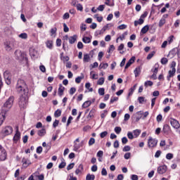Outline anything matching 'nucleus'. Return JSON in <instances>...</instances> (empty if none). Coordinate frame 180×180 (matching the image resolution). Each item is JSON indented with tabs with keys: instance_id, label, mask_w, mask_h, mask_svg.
<instances>
[{
	"instance_id": "6",
	"label": "nucleus",
	"mask_w": 180,
	"mask_h": 180,
	"mask_svg": "<svg viewBox=\"0 0 180 180\" xmlns=\"http://www.w3.org/2000/svg\"><path fill=\"white\" fill-rule=\"evenodd\" d=\"M13 131V129L11 126L5 127L2 131V134H4V136H9V134H12V132Z\"/></svg>"
},
{
	"instance_id": "41",
	"label": "nucleus",
	"mask_w": 180,
	"mask_h": 180,
	"mask_svg": "<svg viewBox=\"0 0 180 180\" xmlns=\"http://www.w3.org/2000/svg\"><path fill=\"white\" fill-rule=\"evenodd\" d=\"M76 8L77 11H80V12H82V11H84V7H82V4H77L76 5Z\"/></svg>"
},
{
	"instance_id": "63",
	"label": "nucleus",
	"mask_w": 180,
	"mask_h": 180,
	"mask_svg": "<svg viewBox=\"0 0 180 180\" xmlns=\"http://www.w3.org/2000/svg\"><path fill=\"white\" fill-rule=\"evenodd\" d=\"M59 123H60V121L58 120H56L54 121V122L53 123V127H54V128L57 127V126H58Z\"/></svg>"
},
{
	"instance_id": "8",
	"label": "nucleus",
	"mask_w": 180,
	"mask_h": 180,
	"mask_svg": "<svg viewBox=\"0 0 180 180\" xmlns=\"http://www.w3.org/2000/svg\"><path fill=\"white\" fill-rule=\"evenodd\" d=\"M4 77L6 81V84H7V85H11V79L12 77L11 76V73L9 72V71L6 70L4 72Z\"/></svg>"
},
{
	"instance_id": "32",
	"label": "nucleus",
	"mask_w": 180,
	"mask_h": 180,
	"mask_svg": "<svg viewBox=\"0 0 180 180\" xmlns=\"http://www.w3.org/2000/svg\"><path fill=\"white\" fill-rule=\"evenodd\" d=\"M82 41L85 44H89L91 43V38H89V37H84L82 38Z\"/></svg>"
},
{
	"instance_id": "16",
	"label": "nucleus",
	"mask_w": 180,
	"mask_h": 180,
	"mask_svg": "<svg viewBox=\"0 0 180 180\" xmlns=\"http://www.w3.org/2000/svg\"><path fill=\"white\" fill-rule=\"evenodd\" d=\"M65 90V87L63 86V84H59L58 88V95L59 96H63L64 95V91Z\"/></svg>"
},
{
	"instance_id": "45",
	"label": "nucleus",
	"mask_w": 180,
	"mask_h": 180,
	"mask_svg": "<svg viewBox=\"0 0 180 180\" xmlns=\"http://www.w3.org/2000/svg\"><path fill=\"white\" fill-rule=\"evenodd\" d=\"M155 54V51H152L150 53H149L147 56V60H151L153 57H154V55Z\"/></svg>"
},
{
	"instance_id": "13",
	"label": "nucleus",
	"mask_w": 180,
	"mask_h": 180,
	"mask_svg": "<svg viewBox=\"0 0 180 180\" xmlns=\"http://www.w3.org/2000/svg\"><path fill=\"white\" fill-rule=\"evenodd\" d=\"M8 116V114H6L4 112H1L0 113V126H2V123H4V121L5 120V118Z\"/></svg>"
},
{
	"instance_id": "59",
	"label": "nucleus",
	"mask_w": 180,
	"mask_h": 180,
	"mask_svg": "<svg viewBox=\"0 0 180 180\" xmlns=\"http://www.w3.org/2000/svg\"><path fill=\"white\" fill-rule=\"evenodd\" d=\"M130 157H131V153H127L124 155V158L125 160H129V158H130Z\"/></svg>"
},
{
	"instance_id": "27",
	"label": "nucleus",
	"mask_w": 180,
	"mask_h": 180,
	"mask_svg": "<svg viewBox=\"0 0 180 180\" xmlns=\"http://www.w3.org/2000/svg\"><path fill=\"white\" fill-rule=\"evenodd\" d=\"M168 56H171V58H174V56H176V49H173L172 51H170L169 52V54H168Z\"/></svg>"
},
{
	"instance_id": "3",
	"label": "nucleus",
	"mask_w": 180,
	"mask_h": 180,
	"mask_svg": "<svg viewBox=\"0 0 180 180\" xmlns=\"http://www.w3.org/2000/svg\"><path fill=\"white\" fill-rule=\"evenodd\" d=\"M18 104L20 108H25L27 105V95L20 94L19 98Z\"/></svg>"
},
{
	"instance_id": "42",
	"label": "nucleus",
	"mask_w": 180,
	"mask_h": 180,
	"mask_svg": "<svg viewBox=\"0 0 180 180\" xmlns=\"http://www.w3.org/2000/svg\"><path fill=\"white\" fill-rule=\"evenodd\" d=\"M104 83H105V78L103 77H101L97 82L98 85H103Z\"/></svg>"
},
{
	"instance_id": "4",
	"label": "nucleus",
	"mask_w": 180,
	"mask_h": 180,
	"mask_svg": "<svg viewBox=\"0 0 180 180\" xmlns=\"http://www.w3.org/2000/svg\"><path fill=\"white\" fill-rule=\"evenodd\" d=\"M14 54L15 56L16 60H25V61H27V57H26V54L22 53L21 51L15 50Z\"/></svg>"
},
{
	"instance_id": "62",
	"label": "nucleus",
	"mask_w": 180,
	"mask_h": 180,
	"mask_svg": "<svg viewBox=\"0 0 180 180\" xmlns=\"http://www.w3.org/2000/svg\"><path fill=\"white\" fill-rule=\"evenodd\" d=\"M129 141V140L127 139V138L126 136H124L122 139V144H127V142Z\"/></svg>"
},
{
	"instance_id": "14",
	"label": "nucleus",
	"mask_w": 180,
	"mask_h": 180,
	"mask_svg": "<svg viewBox=\"0 0 180 180\" xmlns=\"http://www.w3.org/2000/svg\"><path fill=\"white\" fill-rule=\"evenodd\" d=\"M134 74L136 78H137V77H139V75H140V74H141V66H139V67L136 68V69L134 70Z\"/></svg>"
},
{
	"instance_id": "28",
	"label": "nucleus",
	"mask_w": 180,
	"mask_h": 180,
	"mask_svg": "<svg viewBox=\"0 0 180 180\" xmlns=\"http://www.w3.org/2000/svg\"><path fill=\"white\" fill-rule=\"evenodd\" d=\"M91 105H92V101H85L83 105H82V108H84V109H86V108H89V106H91Z\"/></svg>"
},
{
	"instance_id": "11",
	"label": "nucleus",
	"mask_w": 180,
	"mask_h": 180,
	"mask_svg": "<svg viewBox=\"0 0 180 180\" xmlns=\"http://www.w3.org/2000/svg\"><path fill=\"white\" fill-rule=\"evenodd\" d=\"M167 165H162L158 167V173L160 175H162V174H165L167 172Z\"/></svg>"
},
{
	"instance_id": "57",
	"label": "nucleus",
	"mask_w": 180,
	"mask_h": 180,
	"mask_svg": "<svg viewBox=\"0 0 180 180\" xmlns=\"http://www.w3.org/2000/svg\"><path fill=\"white\" fill-rule=\"evenodd\" d=\"M95 144V139L94 138H91L89 141V146H94Z\"/></svg>"
},
{
	"instance_id": "60",
	"label": "nucleus",
	"mask_w": 180,
	"mask_h": 180,
	"mask_svg": "<svg viewBox=\"0 0 180 180\" xmlns=\"http://www.w3.org/2000/svg\"><path fill=\"white\" fill-rule=\"evenodd\" d=\"M153 74H158V65H155V69L153 70Z\"/></svg>"
},
{
	"instance_id": "20",
	"label": "nucleus",
	"mask_w": 180,
	"mask_h": 180,
	"mask_svg": "<svg viewBox=\"0 0 180 180\" xmlns=\"http://www.w3.org/2000/svg\"><path fill=\"white\" fill-rule=\"evenodd\" d=\"M77 37H78L77 35H73L72 37H69V43H70V44H74L77 41Z\"/></svg>"
},
{
	"instance_id": "49",
	"label": "nucleus",
	"mask_w": 180,
	"mask_h": 180,
	"mask_svg": "<svg viewBox=\"0 0 180 180\" xmlns=\"http://www.w3.org/2000/svg\"><path fill=\"white\" fill-rule=\"evenodd\" d=\"M114 130L117 134H120V132L122 131V128L120 127H116Z\"/></svg>"
},
{
	"instance_id": "64",
	"label": "nucleus",
	"mask_w": 180,
	"mask_h": 180,
	"mask_svg": "<svg viewBox=\"0 0 180 180\" xmlns=\"http://www.w3.org/2000/svg\"><path fill=\"white\" fill-rule=\"evenodd\" d=\"M138 101L139 103H143V102H144L145 101V98L143 96H140L138 98Z\"/></svg>"
},
{
	"instance_id": "21",
	"label": "nucleus",
	"mask_w": 180,
	"mask_h": 180,
	"mask_svg": "<svg viewBox=\"0 0 180 180\" xmlns=\"http://www.w3.org/2000/svg\"><path fill=\"white\" fill-rule=\"evenodd\" d=\"M95 113H96V110H95V108L91 109L88 115V119L94 118Z\"/></svg>"
},
{
	"instance_id": "17",
	"label": "nucleus",
	"mask_w": 180,
	"mask_h": 180,
	"mask_svg": "<svg viewBox=\"0 0 180 180\" xmlns=\"http://www.w3.org/2000/svg\"><path fill=\"white\" fill-rule=\"evenodd\" d=\"M163 133H165V134H168V133H169L170 130H171V127H169V125L168 124H165L163 126Z\"/></svg>"
},
{
	"instance_id": "55",
	"label": "nucleus",
	"mask_w": 180,
	"mask_h": 180,
	"mask_svg": "<svg viewBox=\"0 0 180 180\" xmlns=\"http://www.w3.org/2000/svg\"><path fill=\"white\" fill-rule=\"evenodd\" d=\"M75 92H77V89L72 87L70 89V95H74Z\"/></svg>"
},
{
	"instance_id": "58",
	"label": "nucleus",
	"mask_w": 180,
	"mask_h": 180,
	"mask_svg": "<svg viewBox=\"0 0 180 180\" xmlns=\"http://www.w3.org/2000/svg\"><path fill=\"white\" fill-rule=\"evenodd\" d=\"M105 9V5H100L97 8V11H100V12H103V10Z\"/></svg>"
},
{
	"instance_id": "12",
	"label": "nucleus",
	"mask_w": 180,
	"mask_h": 180,
	"mask_svg": "<svg viewBox=\"0 0 180 180\" xmlns=\"http://www.w3.org/2000/svg\"><path fill=\"white\" fill-rule=\"evenodd\" d=\"M134 61H136V57L135 56H132L127 63L126 65H125V70H127V68H129V67H130V65H131V64H133L134 63Z\"/></svg>"
},
{
	"instance_id": "38",
	"label": "nucleus",
	"mask_w": 180,
	"mask_h": 180,
	"mask_svg": "<svg viewBox=\"0 0 180 180\" xmlns=\"http://www.w3.org/2000/svg\"><path fill=\"white\" fill-rule=\"evenodd\" d=\"M54 116L56 117H60V116H61V110L58 109L56 111H55Z\"/></svg>"
},
{
	"instance_id": "40",
	"label": "nucleus",
	"mask_w": 180,
	"mask_h": 180,
	"mask_svg": "<svg viewBox=\"0 0 180 180\" xmlns=\"http://www.w3.org/2000/svg\"><path fill=\"white\" fill-rule=\"evenodd\" d=\"M85 88L89 89V92H92V91H94V89L91 88V83H86Z\"/></svg>"
},
{
	"instance_id": "56",
	"label": "nucleus",
	"mask_w": 180,
	"mask_h": 180,
	"mask_svg": "<svg viewBox=\"0 0 180 180\" xmlns=\"http://www.w3.org/2000/svg\"><path fill=\"white\" fill-rule=\"evenodd\" d=\"M79 144L77 143V142H74V150H75V151H77V150H79Z\"/></svg>"
},
{
	"instance_id": "47",
	"label": "nucleus",
	"mask_w": 180,
	"mask_h": 180,
	"mask_svg": "<svg viewBox=\"0 0 180 180\" xmlns=\"http://www.w3.org/2000/svg\"><path fill=\"white\" fill-rule=\"evenodd\" d=\"M117 101H119L118 97H111L110 103H114L115 102H117Z\"/></svg>"
},
{
	"instance_id": "35",
	"label": "nucleus",
	"mask_w": 180,
	"mask_h": 180,
	"mask_svg": "<svg viewBox=\"0 0 180 180\" xmlns=\"http://www.w3.org/2000/svg\"><path fill=\"white\" fill-rule=\"evenodd\" d=\"M136 115H138L139 117L136 116L135 117V122H139L140 119H141V112L139 111L136 112Z\"/></svg>"
},
{
	"instance_id": "46",
	"label": "nucleus",
	"mask_w": 180,
	"mask_h": 180,
	"mask_svg": "<svg viewBox=\"0 0 180 180\" xmlns=\"http://www.w3.org/2000/svg\"><path fill=\"white\" fill-rule=\"evenodd\" d=\"M18 37H20V39H27V34L21 33L20 34L18 35Z\"/></svg>"
},
{
	"instance_id": "39",
	"label": "nucleus",
	"mask_w": 180,
	"mask_h": 180,
	"mask_svg": "<svg viewBox=\"0 0 180 180\" xmlns=\"http://www.w3.org/2000/svg\"><path fill=\"white\" fill-rule=\"evenodd\" d=\"M144 85L147 88L148 86H153V82L148 80V81L145 82Z\"/></svg>"
},
{
	"instance_id": "51",
	"label": "nucleus",
	"mask_w": 180,
	"mask_h": 180,
	"mask_svg": "<svg viewBox=\"0 0 180 180\" xmlns=\"http://www.w3.org/2000/svg\"><path fill=\"white\" fill-rule=\"evenodd\" d=\"M66 165H67V163H65V162H62L58 165V168H59L60 169H63V168H65Z\"/></svg>"
},
{
	"instance_id": "36",
	"label": "nucleus",
	"mask_w": 180,
	"mask_h": 180,
	"mask_svg": "<svg viewBox=\"0 0 180 180\" xmlns=\"http://www.w3.org/2000/svg\"><path fill=\"white\" fill-rule=\"evenodd\" d=\"M175 72H176V69L173 68L172 70L169 71V77H174V75H175Z\"/></svg>"
},
{
	"instance_id": "48",
	"label": "nucleus",
	"mask_w": 180,
	"mask_h": 180,
	"mask_svg": "<svg viewBox=\"0 0 180 180\" xmlns=\"http://www.w3.org/2000/svg\"><path fill=\"white\" fill-rule=\"evenodd\" d=\"M163 25H165V19L162 18L159 22V27H162Z\"/></svg>"
},
{
	"instance_id": "25",
	"label": "nucleus",
	"mask_w": 180,
	"mask_h": 180,
	"mask_svg": "<svg viewBox=\"0 0 180 180\" xmlns=\"http://www.w3.org/2000/svg\"><path fill=\"white\" fill-rule=\"evenodd\" d=\"M144 23V20L141 18V17L139 19V20L134 21V26H139V25H143Z\"/></svg>"
},
{
	"instance_id": "44",
	"label": "nucleus",
	"mask_w": 180,
	"mask_h": 180,
	"mask_svg": "<svg viewBox=\"0 0 180 180\" xmlns=\"http://www.w3.org/2000/svg\"><path fill=\"white\" fill-rule=\"evenodd\" d=\"M98 94L99 95H101V96H103V95H105V89L104 88L98 89Z\"/></svg>"
},
{
	"instance_id": "5",
	"label": "nucleus",
	"mask_w": 180,
	"mask_h": 180,
	"mask_svg": "<svg viewBox=\"0 0 180 180\" xmlns=\"http://www.w3.org/2000/svg\"><path fill=\"white\" fill-rule=\"evenodd\" d=\"M13 47H15L13 41H7L4 42V49L6 51H12V50H13Z\"/></svg>"
},
{
	"instance_id": "22",
	"label": "nucleus",
	"mask_w": 180,
	"mask_h": 180,
	"mask_svg": "<svg viewBox=\"0 0 180 180\" xmlns=\"http://www.w3.org/2000/svg\"><path fill=\"white\" fill-rule=\"evenodd\" d=\"M39 172H36L33 175L34 176H36V178H38L39 180H44V174L39 175Z\"/></svg>"
},
{
	"instance_id": "29",
	"label": "nucleus",
	"mask_w": 180,
	"mask_h": 180,
	"mask_svg": "<svg viewBox=\"0 0 180 180\" xmlns=\"http://www.w3.org/2000/svg\"><path fill=\"white\" fill-rule=\"evenodd\" d=\"M90 57L89 54L86 53L84 55L83 61L84 63H89Z\"/></svg>"
},
{
	"instance_id": "50",
	"label": "nucleus",
	"mask_w": 180,
	"mask_h": 180,
	"mask_svg": "<svg viewBox=\"0 0 180 180\" xmlns=\"http://www.w3.org/2000/svg\"><path fill=\"white\" fill-rule=\"evenodd\" d=\"M106 136H108V131H104L100 134V137L101 139H105V137H106Z\"/></svg>"
},
{
	"instance_id": "1",
	"label": "nucleus",
	"mask_w": 180,
	"mask_h": 180,
	"mask_svg": "<svg viewBox=\"0 0 180 180\" xmlns=\"http://www.w3.org/2000/svg\"><path fill=\"white\" fill-rule=\"evenodd\" d=\"M15 90L20 95H27L29 94V87L26 82L22 79H19L15 86Z\"/></svg>"
},
{
	"instance_id": "18",
	"label": "nucleus",
	"mask_w": 180,
	"mask_h": 180,
	"mask_svg": "<svg viewBox=\"0 0 180 180\" xmlns=\"http://www.w3.org/2000/svg\"><path fill=\"white\" fill-rule=\"evenodd\" d=\"M84 171V165L82 164H80L78 167V168L75 170L76 175H78L79 174H82Z\"/></svg>"
},
{
	"instance_id": "52",
	"label": "nucleus",
	"mask_w": 180,
	"mask_h": 180,
	"mask_svg": "<svg viewBox=\"0 0 180 180\" xmlns=\"http://www.w3.org/2000/svg\"><path fill=\"white\" fill-rule=\"evenodd\" d=\"M63 32H65V33H68V32H70V28H68L67 24L65 23L63 24Z\"/></svg>"
},
{
	"instance_id": "34",
	"label": "nucleus",
	"mask_w": 180,
	"mask_h": 180,
	"mask_svg": "<svg viewBox=\"0 0 180 180\" xmlns=\"http://www.w3.org/2000/svg\"><path fill=\"white\" fill-rule=\"evenodd\" d=\"M86 180H95V176L94 174H88L86 176Z\"/></svg>"
},
{
	"instance_id": "24",
	"label": "nucleus",
	"mask_w": 180,
	"mask_h": 180,
	"mask_svg": "<svg viewBox=\"0 0 180 180\" xmlns=\"http://www.w3.org/2000/svg\"><path fill=\"white\" fill-rule=\"evenodd\" d=\"M37 134L40 137H43V136H46V129H42L39 130L37 131Z\"/></svg>"
},
{
	"instance_id": "33",
	"label": "nucleus",
	"mask_w": 180,
	"mask_h": 180,
	"mask_svg": "<svg viewBox=\"0 0 180 180\" xmlns=\"http://www.w3.org/2000/svg\"><path fill=\"white\" fill-rule=\"evenodd\" d=\"M136 86H137L136 84L134 85L133 87H131L130 89H129V92L128 94V96H131V95H133V92H134V90L136 89Z\"/></svg>"
},
{
	"instance_id": "7",
	"label": "nucleus",
	"mask_w": 180,
	"mask_h": 180,
	"mask_svg": "<svg viewBox=\"0 0 180 180\" xmlns=\"http://www.w3.org/2000/svg\"><path fill=\"white\" fill-rule=\"evenodd\" d=\"M6 150L0 145V161H5L6 160Z\"/></svg>"
},
{
	"instance_id": "10",
	"label": "nucleus",
	"mask_w": 180,
	"mask_h": 180,
	"mask_svg": "<svg viewBox=\"0 0 180 180\" xmlns=\"http://www.w3.org/2000/svg\"><path fill=\"white\" fill-rule=\"evenodd\" d=\"M170 124L174 129H179V122L174 118H170Z\"/></svg>"
},
{
	"instance_id": "26",
	"label": "nucleus",
	"mask_w": 180,
	"mask_h": 180,
	"mask_svg": "<svg viewBox=\"0 0 180 180\" xmlns=\"http://www.w3.org/2000/svg\"><path fill=\"white\" fill-rule=\"evenodd\" d=\"M150 30V27L148 25H145L141 30V33H142L143 34H146V33H147V32H148V30Z\"/></svg>"
},
{
	"instance_id": "61",
	"label": "nucleus",
	"mask_w": 180,
	"mask_h": 180,
	"mask_svg": "<svg viewBox=\"0 0 180 180\" xmlns=\"http://www.w3.org/2000/svg\"><path fill=\"white\" fill-rule=\"evenodd\" d=\"M30 56H32V57H35V56H36V53L34 52V49H30Z\"/></svg>"
},
{
	"instance_id": "19",
	"label": "nucleus",
	"mask_w": 180,
	"mask_h": 180,
	"mask_svg": "<svg viewBox=\"0 0 180 180\" xmlns=\"http://www.w3.org/2000/svg\"><path fill=\"white\" fill-rule=\"evenodd\" d=\"M47 49H49V50H53V41L52 40H47L45 43Z\"/></svg>"
},
{
	"instance_id": "53",
	"label": "nucleus",
	"mask_w": 180,
	"mask_h": 180,
	"mask_svg": "<svg viewBox=\"0 0 180 180\" xmlns=\"http://www.w3.org/2000/svg\"><path fill=\"white\" fill-rule=\"evenodd\" d=\"M130 150H131V148L129 146H126L123 148L122 151L126 153L127 151H130Z\"/></svg>"
},
{
	"instance_id": "9",
	"label": "nucleus",
	"mask_w": 180,
	"mask_h": 180,
	"mask_svg": "<svg viewBox=\"0 0 180 180\" xmlns=\"http://www.w3.org/2000/svg\"><path fill=\"white\" fill-rule=\"evenodd\" d=\"M158 143V140L150 137L148 141V147H151V148L155 147Z\"/></svg>"
},
{
	"instance_id": "31",
	"label": "nucleus",
	"mask_w": 180,
	"mask_h": 180,
	"mask_svg": "<svg viewBox=\"0 0 180 180\" xmlns=\"http://www.w3.org/2000/svg\"><path fill=\"white\" fill-rule=\"evenodd\" d=\"M108 67H109V64L108 63H101L99 65L100 70H106Z\"/></svg>"
},
{
	"instance_id": "37",
	"label": "nucleus",
	"mask_w": 180,
	"mask_h": 180,
	"mask_svg": "<svg viewBox=\"0 0 180 180\" xmlns=\"http://www.w3.org/2000/svg\"><path fill=\"white\" fill-rule=\"evenodd\" d=\"M98 16H99V15L96 14L94 15V18H95V19H96L97 22H102L103 20V17H102V16L98 17Z\"/></svg>"
},
{
	"instance_id": "23",
	"label": "nucleus",
	"mask_w": 180,
	"mask_h": 180,
	"mask_svg": "<svg viewBox=\"0 0 180 180\" xmlns=\"http://www.w3.org/2000/svg\"><path fill=\"white\" fill-rule=\"evenodd\" d=\"M20 139V132H19V129H17L16 134H15L13 137L14 141H18Z\"/></svg>"
},
{
	"instance_id": "15",
	"label": "nucleus",
	"mask_w": 180,
	"mask_h": 180,
	"mask_svg": "<svg viewBox=\"0 0 180 180\" xmlns=\"http://www.w3.org/2000/svg\"><path fill=\"white\" fill-rule=\"evenodd\" d=\"M22 165H23L24 168H27L29 167V165H30V164H32L30 162V160L25 159V158H23L22 160Z\"/></svg>"
},
{
	"instance_id": "30",
	"label": "nucleus",
	"mask_w": 180,
	"mask_h": 180,
	"mask_svg": "<svg viewBox=\"0 0 180 180\" xmlns=\"http://www.w3.org/2000/svg\"><path fill=\"white\" fill-rule=\"evenodd\" d=\"M134 133V136L137 138L140 136L141 133V130L140 129H136V130H134L133 131Z\"/></svg>"
},
{
	"instance_id": "54",
	"label": "nucleus",
	"mask_w": 180,
	"mask_h": 180,
	"mask_svg": "<svg viewBox=\"0 0 180 180\" xmlns=\"http://www.w3.org/2000/svg\"><path fill=\"white\" fill-rule=\"evenodd\" d=\"M167 160H172L174 158V154L172 153H167L166 155Z\"/></svg>"
},
{
	"instance_id": "2",
	"label": "nucleus",
	"mask_w": 180,
	"mask_h": 180,
	"mask_svg": "<svg viewBox=\"0 0 180 180\" xmlns=\"http://www.w3.org/2000/svg\"><path fill=\"white\" fill-rule=\"evenodd\" d=\"M14 101H15V97L13 96H10L4 104V106L2 107V109H1V112H3V113H5L6 115H8V110H10L11 108L13 106Z\"/></svg>"
},
{
	"instance_id": "43",
	"label": "nucleus",
	"mask_w": 180,
	"mask_h": 180,
	"mask_svg": "<svg viewBox=\"0 0 180 180\" xmlns=\"http://www.w3.org/2000/svg\"><path fill=\"white\" fill-rule=\"evenodd\" d=\"M161 64H162V65H165V64L168 63V59L167 58H162L160 60Z\"/></svg>"
}]
</instances>
